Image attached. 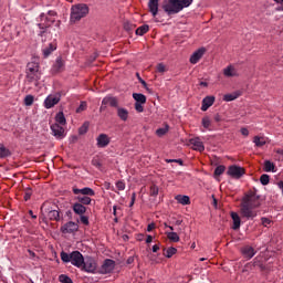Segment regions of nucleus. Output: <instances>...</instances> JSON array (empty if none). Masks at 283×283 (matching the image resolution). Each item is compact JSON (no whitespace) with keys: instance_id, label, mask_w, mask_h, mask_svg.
Wrapping results in <instances>:
<instances>
[{"instance_id":"nucleus-1","label":"nucleus","mask_w":283,"mask_h":283,"mask_svg":"<svg viewBox=\"0 0 283 283\" xmlns=\"http://www.w3.org/2000/svg\"><path fill=\"white\" fill-rule=\"evenodd\" d=\"M260 207V196L255 191H250L244 196L241 202V216L248 220H253L258 216V209Z\"/></svg>"},{"instance_id":"nucleus-2","label":"nucleus","mask_w":283,"mask_h":283,"mask_svg":"<svg viewBox=\"0 0 283 283\" xmlns=\"http://www.w3.org/2000/svg\"><path fill=\"white\" fill-rule=\"evenodd\" d=\"M192 3L193 0H165L161 8L170 17V14H178V12L189 8Z\"/></svg>"},{"instance_id":"nucleus-3","label":"nucleus","mask_w":283,"mask_h":283,"mask_svg":"<svg viewBox=\"0 0 283 283\" xmlns=\"http://www.w3.org/2000/svg\"><path fill=\"white\" fill-rule=\"evenodd\" d=\"M60 258L62 262H64L65 264L71 262V264H73V266H76V269H81L83 266V263L85 262V258L80 251H73L71 253L62 251L60 253Z\"/></svg>"},{"instance_id":"nucleus-4","label":"nucleus","mask_w":283,"mask_h":283,"mask_svg":"<svg viewBox=\"0 0 283 283\" xmlns=\"http://www.w3.org/2000/svg\"><path fill=\"white\" fill-rule=\"evenodd\" d=\"M90 14V7L85 3H78L71 8V23H76Z\"/></svg>"},{"instance_id":"nucleus-5","label":"nucleus","mask_w":283,"mask_h":283,"mask_svg":"<svg viewBox=\"0 0 283 283\" xmlns=\"http://www.w3.org/2000/svg\"><path fill=\"white\" fill-rule=\"evenodd\" d=\"M41 80V71H39V63L29 62L27 65V81L34 83V81Z\"/></svg>"},{"instance_id":"nucleus-6","label":"nucleus","mask_w":283,"mask_h":283,"mask_svg":"<svg viewBox=\"0 0 283 283\" xmlns=\"http://www.w3.org/2000/svg\"><path fill=\"white\" fill-rule=\"evenodd\" d=\"M41 23H38V28L40 29L39 36H43L45 32H48V28H50L56 20L54 18L45 17V13L40 14Z\"/></svg>"},{"instance_id":"nucleus-7","label":"nucleus","mask_w":283,"mask_h":283,"mask_svg":"<svg viewBox=\"0 0 283 283\" xmlns=\"http://www.w3.org/2000/svg\"><path fill=\"white\" fill-rule=\"evenodd\" d=\"M80 269L85 273H96V269H97L96 260L92 256H86Z\"/></svg>"},{"instance_id":"nucleus-8","label":"nucleus","mask_w":283,"mask_h":283,"mask_svg":"<svg viewBox=\"0 0 283 283\" xmlns=\"http://www.w3.org/2000/svg\"><path fill=\"white\" fill-rule=\"evenodd\" d=\"M60 102L61 93L51 94L44 99V107L45 109H52V107H54V105H59Z\"/></svg>"},{"instance_id":"nucleus-9","label":"nucleus","mask_w":283,"mask_h":283,"mask_svg":"<svg viewBox=\"0 0 283 283\" xmlns=\"http://www.w3.org/2000/svg\"><path fill=\"white\" fill-rule=\"evenodd\" d=\"M114 269H116V262L114 260L106 259L99 269V273L102 275H107V273H112Z\"/></svg>"},{"instance_id":"nucleus-10","label":"nucleus","mask_w":283,"mask_h":283,"mask_svg":"<svg viewBox=\"0 0 283 283\" xmlns=\"http://www.w3.org/2000/svg\"><path fill=\"white\" fill-rule=\"evenodd\" d=\"M228 176H231V178H235L239 180L244 175V168L240 166L232 165L228 168L227 171Z\"/></svg>"},{"instance_id":"nucleus-11","label":"nucleus","mask_w":283,"mask_h":283,"mask_svg":"<svg viewBox=\"0 0 283 283\" xmlns=\"http://www.w3.org/2000/svg\"><path fill=\"white\" fill-rule=\"evenodd\" d=\"M51 132L55 138H59L60 140L65 138V128L59 124L51 125Z\"/></svg>"},{"instance_id":"nucleus-12","label":"nucleus","mask_w":283,"mask_h":283,"mask_svg":"<svg viewBox=\"0 0 283 283\" xmlns=\"http://www.w3.org/2000/svg\"><path fill=\"white\" fill-rule=\"evenodd\" d=\"M61 231L63 233H75V231H78V223L69 221L67 223L61 227Z\"/></svg>"},{"instance_id":"nucleus-13","label":"nucleus","mask_w":283,"mask_h":283,"mask_svg":"<svg viewBox=\"0 0 283 283\" xmlns=\"http://www.w3.org/2000/svg\"><path fill=\"white\" fill-rule=\"evenodd\" d=\"M96 140H97V147L99 148H105L111 143L109 136L107 134H99Z\"/></svg>"},{"instance_id":"nucleus-14","label":"nucleus","mask_w":283,"mask_h":283,"mask_svg":"<svg viewBox=\"0 0 283 283\" xmlns=\"http://www.w3.org/2000/svg\"><path fill=\"white\" fill-rule=\"evenodd\" d=\"M73 193L75 196H95V192H94V189L92 188H88V187H85V188H82V189H78V188H73Z\"/></svg>"},{"instance_id":"nucleus-15","label":"nucleus","mask_w":283,"mask_h":283,"mask_svg":"<svg viewBox=\"0 0 283 283\" xmlns=\"http://www.w3.org/2000/svg\"><path fill=\"white\" fill-rule=\"evenodd\" d=\"M192 149H195V151H200L202 153L205 150V144H202V140H200V137L197 138H192L189 140Z\"/></svg>"},{"instance_id":"nucleus-16","label":"nucleus","mask_w":283,"mask_h":283,"mask_svg":"<svg viewBox=\"0 0 283 283\" xmlns=\"http://www.w3.org/2000/svg\"><path fill=\"white\" fill-rule=\"evenodd\" d=\"M205 48H201L199 50H197L191 56H190V63H192V65H196V63H198V61H200L202 59V56H205Z\"/></svg>"},{"instance_id":"nucleus-17","label":"nucleus","mask_w":283,"mask_h":283,"mask_svg":"<svg viewBox=\"0 0 283 283\" xmlns=\"http://www.w3.org/2000/svg\"><path fill=\"white\" fill-rule=\"evenodd\" d=\"M160 0H149L148 1V11L150 12V14H153V17H157L158 15V3Z\"/></svg>"},{"instance_id":"nucleus-18","label":"nucleus","mask_w":283,"mask_h":283,"mask_svg":"<svg viewBox=\"0 0 283 283\" xmlns=\"http://www.w3.org/2000/svg\"><path fill=\"white\" fill-rule=\"evenodd\" d=\"M213 103H216V97L214 96L205 97L202 99L201 111L207 112V109H209V107H211V105H213Z\"/></svg>"},{"instance_id":"nucleus-19","label":"nucleus","mask_w":283,"mask_h":283,"mask_svg":"<svg viewBox=\"0 0 283 283\" xmlns=\"http://www.w3.org/2000/svg\"><path fill=\"white\" fill-rule=\"evenodd\" d=\"M223 76H227V78L238 76V70H235V66L233 65H228L226 69H223Z\"/></svg>"},{"instance_id":"nucleus-20","label":"nucleus","mask_w":283,"mask_h":283,"mask_svg":"<svg viewBox=\"0 0 283 283\" xmlns=\"http://www.w3.org/2000/svg\"><path fill=\"white\" fill-rule=\"evenodd\" d=\"M103 105H109V107H118V98L114 96H106L103 98Z\"/></svg>"},{"instance_id":"nucleus-21","label":"nucleus","mask_w":283,"mask_h":283,"mask_svg":"<svg viewBox=\"0 0 283 283\" xmlns=\"http://www.w3.org/2000/svg\"><path fill=\"white\" fill-rule=\"evenodd\" d=\"M117 109V116L120 120H123L124 123L127 122V118H129V111H127V108H123V107H116Z\"/></svg>"},{"instance_id":"nucleus-22","label":"nucleus","mask_w":283,"mask_h":283,"mask_svg":"<svg viewBox=\"0 0 283 283\" xmlns=\"http://www.w3.org/2000/svg\"><path fill=\"white\" fill-rule=\"evenodd\" d=\"M64 67H65V62L63 61V57L59 56L53 65V72L55 73L63 72Z\"/></svg>"},{"instance_id":"nucleus-23","label":"nucleus","mask_w":283,"mask_h":283,"mask_svg":"<svg viewBox=\"0 0 283 283\" xmlns=\"http://www.w3.org/2000/svg\"><path fill=\"white\" fill-rule=\"evenodd\" d=\"M73 211L77 216H84V213L87 211V208L83 206L82 203L75 202L73 205Z\"/></svg>"},{"instance_id":"nucleus-24","label":"nucleus","mask_w":283,"mask_h":283,"mask_svg":"<svg viewBox=\"0 0 283 283\" xmlns=\"http://www.w3.org/2000/svg\"><path fill=\"white\" fill-rule=\"evenodd\" d=\"M48 218H49V220H53L55 222H59V220H61V212L56 209H51L48 212Z\"/></svg>"},{"instance_id":"nucleus-25","label":"nucleus","mask_w":283,"mask_h":283,"mask_svg":"<svg viewBox=\"0 0 283 283\" xmlns=\"http://www.w3.org/2000/svg\"><path fill=\"white\" fill-rule=\"evenodd\" d=\"M240 96H242V92L235 91L232 94H226L223 101H226V103H231V101H235V98H240Z\"/></svg>"},{"instance_id":"nucleus-26","label":"nucleus","mask_w":283,"mask_h":283,"mask_svg":"<svg viewBox=\"0 0 283 283\" xmlns=\"http://www.w3.org/2000/svg\"><path fill=\"white\" fill-rule=\"evenodd\" d=\"M231 218L233 220L232 229L234 231H238V229H240V224H241L240 214H238L237 212H231Z\"/></svg>"},{"instance_id":"nucleus-27","label":"nucleus","mask_w":283,"mask_h":283,"mask_svg":"<svg viewBox=\"0 0 283 283\" xmlns=\"http://www.w3.org/2000/svg\"><path fill=\"white\" fill-rule=\"evenodd\" d=\"M242 253L245 258L251 260V258H253V255H255V249H253L252 247H245L242 249Z\"/></svg>"},{"instance_id":"nucleus-28","label":"nucleus","mask_w":283,"mask_h":283,"mask_svg":"<svg viewBox=\"0 0 283 283\" xmlns=\"http://www.w3.org/2000/svg\"><path fill=\"white\" fill-rule=\"evenodd\" d=\"M133 98L136 101L135 103H147V96L143 93H133Z\"/></svg>"},{"instance_id":"nucleus-29","label":"nucleus","mask_w":283,"mask_h":283,"mask_svg":"<svg viewBox=\"0 0 283 283\" xmlns=\"http://www.w3.org/2000/svg\"><path fill=\"white\" fill-rule=\"evenodd\" d=\"M67 120L65 119V114L63 112H59L55 116V124L57 125H66Z\"/></svg>"},{"instance_id":"nucleus-30","label":"nucleus","mask_w":283,"mask_h":283,"mask_svg":"<svg viewBox=\"0 0 283 283\" xmlns=\"http://www.w3.org/2000/svg\"><path fill=\"white\" fill-rule=\"evenodd\" d=\"M263 170L266 172H275V164H273L271 160H265L263 164Z\"/></svg>"},{"instance_id":"nucleus-31","label":"nucleus","mask_w":283,"mask_h":283,"mask_svg":"<svg viewBox=\"0 0 283 283\" xmlns=\"http://www.w3.org/2000/svg\"><path fill=\"white\" fill-rule=\"evenodd\" d=\"M177 202H179V205H191V199H189V196H181L178 195L176 197Z\"/></svg>"},{"instance_id":"nucleus-32","label":"nucleus","mask_w":283,"mask_h":283,"mask_svg":"<svg viewBox=\"0 0 283 283\" xmlns=\"http://www.w3.org/2000/svg\"><path fill=\"white\" fill-rule=\"evenodd\" d=\"M54 50H56V45H54L53 43H50L48 48L43 49L42 52L44 59H48V56H50V54H52Z\"/></svg>"},{"instance_id":"nucleus-33","label":"nucleus","mask_w":283,"mask_h":283,"mask_svg":"<svg viewBox=\"0 0 283 283\" xmlns=\"http://www.w3.org/2000/svg\"><path fill=\"white\" fill-rule=\"evenodd\" d=\"M166 235L170 242H180V237L178 235V232H166Z\"/></svg>"},{"instance_id":"nucleus-34","label":"nucleus","mask_w":283,"mask_h":283,"mask_svg":"<svg viewBox=\"0 0 283 283\" xmlns=\"http://www.w3.org/2000/svg\"><path fill=\"white\" fill-rule=\"evenodd\" d=\"M77 203L80 205H92V198L87 196H77Z\"/></svg>"},{"instance_id":"nucleus-35","label":"nucleus","mask_w":283,"mask_h":283,"mask_svg":"<svg viewBox=\"0 0 283 283\" xmlns=\"http://www.w3.org/2000/svg\"><path fill=\"white\" fill-rule=\"evenodd\" d=\"M8 156H11L10 149L3 144H0V158H8Z\"/></svg>"},{"instance_id":"nucleus-36","label":"nucleus","mask_w":283,"mask_h":283,"mask_svg":"<svg viewBox=\"0 0 283 283\" xmlns=\"http://www.w3.org/2000/svg\"><path fill=\"white\" fill-rule=\"evenodd\" d=\"M147 32H149V25L147 24H144L136 29V34L138 36H143L144 34H147Z\"/></svg>"},{"instance_id":"nucleus-37","label":"nucleus","mask_w":283,"mask_h":283,"mask_svg":"<svg viewBox=\"0 0 283 283\" xmlns=\"http://www.w3.org/2000/svg\"><path fill=\"white\" fill-rule=\"evenodd\" d=\"M164 255L165 258H174V255H176V253H178V249L170 247L167 250H164Z\"/></svg>"},{"instance_id":"nucleus-38","label":"nucleus","mask_w":283,"mask_h":283,"mask_svg":"<svg viewBox=\"0 0 283 283\" xmlns=\"http://www.w3.org/2000/svg\"><path fill=\"white\" fill-rule=\"evenodd\" d=\"M253 143L255 147H264L266 145V140H264V137L255 136L253 139Z\"/></svg>"},{"instance_id":"nucleus-39","label":"nucleus","mask_w":283,"mask_h":283,"mask_svg":"<svg viewBox=\"0 0 283 283\" xmlns=\"http://www.w3.org/2000/svg\"><path fill=\"white\" fill-rule=\"evenodd\" d=\"M88 129H90V123L86 122V123H84V124L80 127L78 134H80L81 136H83L84 134H87V130H88Z\"/></svg>"},{"instance_id":"nucleus-40","label":"nucleus","mask_w":283,"mask_h":283,"mask_svg":"<svg viewBox=\"0 0 283 283\" xmlns=\"http://www.w3.org/2000/svg\"><path fill=\"white\" fill-rule=\"evenodd\" d=\"M270 181H271V177H270L269 175H266V174H264V175H262V176L260 177V182H261V185H263L264 187H265L266 185H269Z\"/></svg>"},{"instance_id":"nucleus-41","label":"nucleus","mask_w":283,"mask_h":283,"mask_svg":"<svg viewBox=\"0 0 283 283\" xmlns=\"http://www.w3.org/2000/svg\"><path fill=\"white\" fill-rule=\"evenodd\" d=\"M33 103H34V96L27 95L24 97V105H27V107H30L31 105H33Z\"/></svg>"},{"instance_id":"nucleus-42","label":"nucleus","mask_w":283,"mask_h":283,"mask_svg":"<svg viewBox=\"0 0 283 283\" xmlns=\"http://www.w3.org/2000/svg\"><path fill=\"white\" fill-rule=\"evenodd\" d=\"M59 281H60L61 283H74V282L72 281V279H71L70 276L65 275V274H61V275L59 276Z\"/></svg>"},{"instance_id":"nucleus-43","label":"nucleus","mask_w":283,"mask_h":283,"mask_svg":"<svg viewBox=\"0 0 283 283\" xmlns=\"http://www.w3.org/2000/svg\"><path fill=\"white\" fill-rule=\"evenodd\" d=\"M167 132H169L168 125H166V127H164V128H158L156 130V134H157V136L163 137V136H165V134H167Z\"/></svg>"},{"instance_id":"nucleus-44","label":"nucleus","mask_w":283,"mask_h":283,"mask_svg":"<svg viewBox=\"0 0 283 283\" xmlns=\"http://www.w3.org/2000/svg\"><path fill=\"white\" fill-rule=\"evenodd\" d=\"M227 167L224 166H218L216 169H214V176H222V174H224Z\"/></svg>"},{"instance_id":"nucleus-45","label":"nucleus","mask_w":283,"mask_h":283,"mask_svg":"<svg viewBox=\"0 0 283 283\" xmlns=\"http://www.w3.org/2000/svg\"><path fill=\"white\" fill-rule=\"evenodd\" d=\"M87 109V102H81L80 106L76 108V114L85 112Z\"/></svg>"},{"instance_id":"nucleus-46","label":"nucleus","mask_w":283,"mask_h":283,"mask_svg":"<svg viewBox=\"0 0 283 283\" xmlns=\"http://www.w3.org/2000/svg\"><path fill=\"white\" fill-rule=\"evenodd\" d=\"M136 24L129 23V22H125L124 23V30H126V32H132L133 30H135Z\"/></svg>"},{"instance_id":"nucleus-47","label":"nucleus","mask_w":283,"mask_h":283,"mask_svg":"<svg viewBox=\"0 0 283 283\" xmlns=\"http://www.w3.org/2000/svg\"><path fill=\"white\" fill-rule=\"evenodd\" d=\"M136 76H137L139 83H142V85L145 87V90L147 92H151V90H149V87H147V82H145V80H143V77H140V73H136Z\"/></svg>"},{"instance_id":"nucleus-48","label":"nucleus","mask_w":283,"mask_h":283,"mask_svg":"<svg viewBox=\"0 0 283 283\" xmlns=\"http://www.w3.org/2000/svg\"><path fill=\"white\" fill-rule=\"evenodd\" d=\"M202 126L205 127V129H209V127L211 126V119H209V117H203L202 118Z\"/></svg>"},{"instance_id":"nucleus-49","label":"nucleus","mask_w":283,"mask_h":283,"mask_svg":"<svg viewBox=\"0 0 283 283\" xmlns=\"http://www.w3.org/2000/svg\"><path fill=\"white\" fill-rule=\"evenodd\" d=\"M143 105H145V104L144 103H135V109H136V112H138V114H143V112H145V107Z\"/></svg>"},{"instance_id":"nucleus-50","label":"nucleus","mask_w":283,"mask_h":283,"mask_svg":"<svg viewBox=\"0 0 283 283\" xmlns=\"http://www.w3.org/2000/svg\"><path fill=\"white\" fill-rule=\"evenodd\" d=\"M80 222H82V224H85V227H88L90 218H87L86 216L80 214Z\"/></svg>"},{"instance_id":"nucleus-51","label":"nucleus","mask_w":283,"mask_h":283,"mask_svg":"<svg viewBox=\"0 0 283 283\" xmlns=\"http://www.w3.org/2000/svg\"><path fill=\"white\" fill-rule=\"evenodd\" d=\"M30 198H32V189L31 188H27L24 191V200L25 202H28V200H30Z\"/></svg>"},{"instance_id":"nucleus-52","label":"nucleus","mask_w":283,"mask_h":283,"mask_svg":"<svg viewBox=\"0 0 283 283\" xmlns=\"http://www.w3.org/2000/svg\"><path fill=\"white\" fill-rule=\"evenodd\" d=\"M158 186H156V185H153V186H150V196H154V197H156V196H158Z\"/></svg>"},{"instance_id":"nucleus-53","label":"nucleus","mask_w":283,"mask_h":283,"mask_svg":"<svg viewBox=\"0 0 283 283\" xmlns=\"http://www.w3.org/2000/svg\"><path fill=\"white\" fill-rule=\"evenodd\" d=\"M116 187H117L118 191H125V182L117 181Z\"/></svg>"},{"instance_id":"nucleus-54","label":"nucleus","mask_w":283,"mask_h":283,"mask_svg":"<svg viewBox=\"0 0 283 283\" xmlns=\"http://www.w3.org/2000/svg\"><path fill=\"white\" fill-rule=\"evenodd\" d=\"M166 70H167V69L165 67V64L159 63V64L157 65V71H158L160 74L165 73Z\"/></svg>"},{"instance_id":"nucleus-55","label":"nucleus","mask_w":283,"mask_h":283,"mask_svg":"<svg viewBox=\"0 0 283 283\" xmlns=\"http://www.w3.org/2000/svg\"><path fill=\"white\" fill-rule=\"evenodd\" d=\"M261 222L263 227H269V224H271V220L269 218H261Z\"/></svg>"},{"instance_id":"nucleus-56","label":"nucleus","mask_w":283,"mask_h":283,"mask_svg":"<svg viewBox=\"0 0 283 283\" xmlns=\"http://www.w3.org/2000/svg\"><path fill=\"white\" fill-rule=\"evenodd\" d=\"M166 163H178V165H184L182 159H166Z\"/></svg>"},{"instance_id":"nucleus-57","label":"nucleus","mask_w":283,"mask_h":283,"mask_svg":"<svg viewBox=\"0 0 283 283\" xmlns=\"http://www.w3.org/2000/svg\"><path fill=\"white\" fill-rule=\"evenodd\" d=\"M134 202H136V192H133V195H132V200H130L129 207H134Z\"/></svg>"},{"instance_id":"nucleus-58","label":"nucleus","mask_w":283,"mask_h":283,"mask_svg":"<svg viewBox=\"0 0 283 283\" xmlns=\"http://www.w3.org/2000/svg\"><path fill=\"white\" fill-rule=\"evenodd\" d=\"M154 229H156V223H150V224H148V227H147V231L149 232V231H154Z\"/></svg>"},{"instance_id":"nucleus-59","label":"nucleus","mask_w":283,"mask_h":283,"mask_svg":"<svg viewBox=\"0 0 283 283\" xmlns=\"http://www.w3.org/2000/svg\"><path fill=\"white\" fill-rule=\"evenodd\" d=\"M92 165H94V167H101V161H98L97 159H93L92 160Z\"/></svg>"},{"instance_id":"nucleus-60","label":"nucleus","mask_w":283,"mask_h":283,"mask_svg":"<svg viewBox=\"0 0 283 283\" xmlns=\"http://www.w3.org/2000/svg\"><path fill=\"white\" fill-rule=\"evenodd\" d=\"M153 241H154V237L148 234L147 238H146V244H150V242H153Z\"/></svg>"},{"instance_id":"nucleus-61","label":"nucleus","mask_w":283,"mask_h":283,"mask_svg":"<svg viewBox=\"0 0 283 283\" xmlns=\"http://www.w3.org/2000/svg\"><path fill=\"white\" fill-rule=\"evenodd\" d=\"M242 136H249V129L248 128H241Z\"/></svg>"},{"instance_id":"nucleus-62","label":"nucleus","mask_w":283,"mask_h":283,"mask_svg":"<svg viewBox=\"0 0 283 283\" xmlns=\"http://www.w3.org/2000/svg\"><path fill=\"white\" fill-rule=\"evenodd\" d=\"M105 109H107V104H103V99H102V105L99 107V112H105Z\"/></svg>"},{"instance_id":"nucleus-63","label":"nucleus","mask_w":283,"mask_h":283,"mask_svg":"<svg viewBox=\"0 0 283 283\" xmlns=\"http://www.w3.org/2000/svg\"><path fill=\"white\" fill-rule=\"evenodd\" d=\"M126 264H134V256H129L126 261Z\"/></svg>"},{"instance_id":"nucleus-64","label":"nucleus","mask_w":283,"mask_h":283,"mask_svg":"<svg viewBox=\"0 0 283 283\" xmlns=\"http://www.w3.org/2000/svg\"><path fill=\"white\" fill-rule=\"evenodd\" d=\"M261 263L258 259H254L253 266H260Z\"/></svg>"}]
</instances>
